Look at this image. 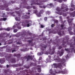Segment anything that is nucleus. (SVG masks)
<instances>
[{"mask_svg": "<svg viewBox=\"0 0 75 75\" xmlns=\"http://www.w3.org/2000/svg\"><path fill=\"white\" fill-rule=\"evenodd\" d=\"M54 61H55L57 62H61V63H59L58 64L56 63H54L53 65L54 66V68H57L58 67L59 68H61L62 67V65L63 66H65V59H61V58H59V57L58 56H57L56 58H54Z\"/></svg>", "mask_w": 75, "mask_h": 75, "instance_id": "obj_1", "label": "nucleus"}, {"mask_svg": "<svg viewBox=\"0 0 75 75\" xmlns=\"http://www.w3.org/2000/svg\"><path fill=\"white\" fill-rule=\"evenodd\" d=\"M47 1H48V0H36V1L33 0L31 2V5H42L43 4L42 3H45Z\"/></svg>", "mask_w": 75, "mask_h": 75, "instance_id": "obj_2", "label": "nucleus"}, {"mask_svg": "<svg viewBox=\"0 0 75 75\" xmlns=\"http://www.w3.org/2000/svg\"><path fill=\"white\" fill-rule=\"evenodd\" d=\"M59 37L56 36V39L55 40L52 41V39H51L50 41H48V42L49 44L52 43V44L56 45V46H58L59 45V39H58Z\"/></svg>", "mask_w": 75, "mask_h": 75, "instance_id": "obj_3", "label": "nucleus"}, {"mask_svg": "<svg viewBox=\"0 0 75 75\" xmlns=\"http://www.w3.org/2000/svg\"><path fill=\"white\" fill-rule=\"evenodd\" d=\"M69 39V36L68 35L66 36L65 38L63 39L62 45L64 46L65 48L67 47V45H64L66 44V43L67 44L70 45L68 42Z\"/></svg>", "mask_w": 75, "mask_h": 75, "instance_id": "obj_4", "label": "nucleus"}, {"mask_svg": "<svg viewBox=\"0 0 75 75\" xmlns=\"http://www.w3.org/2000/svg\"><path fill=\"white\" fill-rule=\"evenodd\" d=\"M26 5H28V4L27 3V1H26V0H23V3H21L20 4V8H16V9L19 10V9H20L21 8H25L26 6Z\"/></svg>", "mask_w": 75, "mask_h": 75, "instance_id": "obj_5", "label": "nucleus"}, {"mask_svg": "<svg viewBox=\"0 0 75 75\" xmlns=\"http://www.w3.org/2000/svg\"><path fill=\"white\" fill-rule=\"evenodd\" d=\"M47 45H42V48H41L42 52H41L38 53V55H42L44 53H45V50H44L47 47Z\"/></svg>", "mask_w": 75, "mask_h": 75, "instance_id": "obj_6", "label": "nucleus"}, {"mask_svg": "<svg viewBox=\"0 0 75 75\" xmlns=\"http://www.w3.org/2000/svg\"><path fill=\"white\" fill-rule=\"evenodd\" d=\"M25 59H27V61H28L30 59L32 60L33 59V57L31 56L28 55V57L25 56L24 57H22L21 58V59H22L23 61Z\"/></svg>", "mask_w": 75, "mask_h": 75, "instance_id": "obj_7", "label": "nucleus"}, {"mask_svg": "<svg viewBox=\"0 0 75 75\" xmlns=\"http://www.w3.org/2000/svg\"><path fill=\"white\" fill-rule=\"evenodd\" d=\"M25 34H26V32L25 31H23V33H21V35L22 38H24L25 39V40H28L29 39V38H25Z\"/></svg>", "mask_w": 75, "mask_h": 75, "instance_id": "obj_8", "label": "nucleus"}, {"mask_svg": "<svg viewBox=\"0 0 75 75\" xmlns=\"http://www.w3.org/2000/svg\"><path fill=\"white\" fill-rule=\"evenodd\" d=\"M66 21H64V24H62L60 25L61 28L60 29V30H65V29H66V27L65 26V25H64V24L66 23Z\"/></svg>", "mask_w": 75, "mask_h": 75, "instance_id": "obj_9", "label": "nucleus"}, {"mask_svg": "<svg viewBox=\"0 0 75 75\" xmlns=\"http://www.w3.org/2000/svg\"><path fill=\"white\" fill-rule=\"evenodd\" d=\"M64 5V4H63L61 5L62 6L61 7V9L57 7L56 8V10L57 11L59 12V11H61V10H63V9H64L65 8V7H64V6H63Z\"/></svg>", "mask_w": 75, "mask_h": 75, "instance_id": "obj_10", "label": "nucleus"}, {"mask_svg": "<svg viewBox=\"0 0 75 75\" xmlns=\"http://www.w3.org/2000/svg\"><path fill=\"white\" fill-rule=\"evenodd\" d=\"M8 4H4V6L3 5H0V8H6V10H7V11H9V8H7V7H8Z\"/></svg>", "mask_w": 75, "mask_h": 75, "instance_id": "obj_11", "label": "nucleus"}, {"mask_svg": "<svg viewBox=\"0 0 75 75\" xmlns=\"http://www.w3.org/2000/svg\"><path fill=\"white\" fill-rule=\"evenodd\" d=\"M31 21H30L28 20L24 21L22 23H23L25 25H26L27 23H29L30 25H31Z\"/></svg>", "mask_w": 75, "mask_h": 75, "instance_id": "obj_12", "label": "nucleus"}, {"mask_svg": "<svg viewBox=\"0 0 75 75\" xmlns=\"http://www.w3.org/2000/svg\"><path fill=\"white\" fill-rule=\"evenodd\" d=\"M9 62L10 64H14L16 62V59L15 58H12L9 61Z\"/></svg>", "mask_w": 75, "mask_h": 75, "instance_id": "obj_13", "label": "nucleus"}, {"mask_svg": "<svg viewBox=\"0 0 75 75\" xmlns=\"http://www.w3.org/2000/svg\"><path fill=\"white\" fill-rule=\"evenodd\" d=\"M44 12V11L43 10H41L40 11V12L37 14V16L38 17H41V14H43Z\"/></svg>", "mask_w": 75, "mask_h": 75, "instance_id": "obj_14", "label": "nucleus"}, {"mask_svg": "<svg viewBox=\"0 0 75 75\" xmlns=\"http://www.w3.org/2000/svg\"><path fill=\"white\" fill-rule=\"evenodd\" d=\"M73 20H74V18L72 19H69L68 20V21L69 23V25L71 26V25H72V21H73Z\"/></svg>", "mask_w": 75, "mask_h": 75, "instance_id": "obj_15", "label": "nucleus"}, {"mask_svg": "<svg viewBox=\"0 0 75 75\" xmlns=\"http://www.w3.org/2000/svg\"><path fill=\"white\" fill-rule=\"evenodd\" d=\"M67 73V70H64V71H59L58 73L59 74H65L66 73Z\"/></svg>", "mask_w": 75, "mask_h": 75, "instance_id": "obj_16", "label": "nucleus"}, {"mask_svg": "<svg viewBox=\"0 0 75 75\" xmlns=\"http://www.w3.org/2000/svg\"><path fill=\"white\" fill-rule=\"evenodd\" d=\"M61 52L60 51H58V54H59V56H60V57L62 56V55H63L64 52V50L62 49L61 50Z\"/></svg>", "mask_w": 75, "mask_h": 75, "instance_id": "obj_17", "label": "nucleus"}, {"mask_svg": "<svg viewBox=\"0 0 75 75\" xmlns=\"http://www.w3.org/2000/svg\"><path fill=\"white\" fill-rule=\"evenodd\" d=\"M28 41V42L30 46L33 47V46H34V44L33 42V40H29Z\"/></svg>", "mask_w": 75, "mask_h": 75, "instance_id": "obj_18", "label": "nucleus"}, {"mask_svg": "<svg viewBox=\"0 0 75 75\" xmlns=\"http://www.w3.org/2000/svg\"><path fill=\"white\" fill-rule=\"evenodd\" d=\"M58 34L59 35H65V33H64V31H62L61 32V30H59V31L58 32Z\"/></svg>", "mask_w": 75, "mask_h": 75, "instance_id": "obj_19", "label": "nucleus"}, {"mask_svg": "<svg viewBox=\"0 0 75 75\" xmlns=\"http://www.w3.org/2000/svg\"><path fill=\"white\" fill-rule=\"evenodd\" d=\"M55 47H53L52 49L51 50V51H50V53L51 54H54V52H55Z\"/></svg>", "mask_w": 75, "mask_h": 75, "instance_id": "obj_20", "label": "nucleus"}, {"mask_svg": "<svg viewBox=\"0 0 75 75\" xmlns=\"http://www.w3.org/2000/svg\"><path fill=\"white\" fill-rule=\"evenodd\" d=\"M4 62H5V59H0V62L1 64H3V63H4Z\"/></svg>", "mask_w": 75, "mask_h": 75, "instance_id": "obj_21", "label": "nucleus"}, {"mask_svg": "<svg viewBox=\"0 0 75 75\" xmlns=\"http://www.w3.org/2000/svg\"><path fill=\"white\" fill-rule=\"evenodd\" d=\"M14 57H16L17 58H20V56H21V55H20V54H14L13 55Z\"/></svg>", "mask_w": 75, "mask_h": 75, "instance_id": "obj_22", "label": "nucleus"}, {"mask_svg": "<svg viewBox=\"0 0 75 75\" xmlns=\"http://www.w3.org/2000/svg\"><path fill=\"white\" fill-rule=\"evenodd\" d=\"M70 47H71V50H73V51L74 53H75V50L74 49V46L73 45H71L70 46Z\"/></svg>", "mask_w": 75, "mask_h": 75, "instance_id": "obj_23", "label": "nucleus"}, {"mask_svg": "<svg viewBox=\"0 0 75 75\" xmlns=\"http://www.w3.org/2000/svg\"><path fill=\"white\" fill-rule=\"evenodd\" d=\"M70 15L71 17H74L75 16V11H74L72 13L70 14Z\"/></svg>", "mask_w": 75, "mask_h": 75, "instance_id": "obj_24", "label": "nucleus"}, {"mask_svg": "<svg viewBox=\"0 0 75 75\" xmlns=\"http://www.w3.org/2000/svg\"><path fill=\"white\" fill-rule=\"evenodd\" d=\"M15 19L16 20V21H20L21 19H20V18L17 17H15Z\"/></svg>", "mask_w": 75, "mask_h": 75, "instance_id": "obj_25", "label": "nucleus"}, {"mask_svg": "<svg viewBox=\"0 0 75 75\" xmlns=\"http://www.w3.org/2000/svg\"><path fill=\"white\" fill-rule=\"evenodd\" d=\"M11 54H7V56L6 57V58H10L11 57Z\"/></svg>", "mask_w": 75, "mask_h": 75, "instance_id": "obj_26", "label": "nucleus"}, {"mask_svg": "<svg viewBox=\"0 0 75 75\" xmlns=\"http://www.w3.org/2000/svg\"><path fill=\"white\" fill-rule=\"evenodd\" d=\"M37 65V64L33 63H31L30 64V66H31V67H32V66H36Z\"/></svg>", "mask_w": 75, "mask_h": 75, "instance_id": "obj_27", "label": "nucleus"}, {"mask_svg": "<svg viewBox=\"0 0 75 75\" xmlns=\"http://www.w3.org/2000/svg\"><path fill=\"white\" fill-rule=\"evenodd\" d=\"M34 13H35V14H36L37 15V13H38V11H37V10H34L33 11Z\"/></svg>", "mask_w": 75, "mask_h": 75, "instance_id": "obj_28", "label": "nucleus"}, {"mask_svg": "<svg viewBox=\"0 0 75 75\" xmlns=\"http://www.w3.org/2000/svg\"><path fill=\"white\" fill-rule=\"evenodd\" d=\"M5 30L9 31L10 30V28H7L6 29H5Z\"/></svg>", "mask_w": 75, "mask_h": 75, "instance_id": "obj_29", "label": "nucleus"}, {"mask_svg": "<svg viewBox=\"0 0 75 75\" xmlns=\"http://www.w3.org/2000/svg\"><path fill=\"white\" fill-rule=\"evenodd\" d=\"M22 18L23 19H24V18L26 19V18H26V15L23 16Z\"/></svg>", "mask_w": 75, "mask_h": 75, "instance_id": "obj_30", "label": "nucleus"}, {"mask_svg": "<svg viewBox=\"0 0 75 75\" xmlns=\"http://www.w3.org/2000/svg\"><path fill=\"white\" fill-rule=\"evenodd\" d=\"M75 10V7L74 8V9H73L72 8H70V11H73L74 10Z\"/></svg>", "mask_w": 75, "mask_h": 75, "instance_id": "obj_31", "label": "nucleus"}, {"mask_svg": "<svg viewBox=\"0 0 75 75\" xmlns=\"http://www.w3.org/2000/svg\"><path fill=\"white\" fill-rule=\"evenodd\" d=\"M38 71L39 72H41V69L40 68H38Z\"/></svg>", "mask_w": 75, "mask_h": 75, "instance_id": "obj_32", "label": "nucleus"}, {"mask_svg": "<svg viewBox=\"0 0 75 75\" xmlns=\"http://www.w3.org/2000/svg\"><path fill=\"white\" fill-rule=\"evenodd\" d=\"M50 72L51 74H53V71H52V69H50Z\"/></svg>", "mask_w": 75, "mask_h": 75, "instance_id": "obj_33", "label": "nucleus"}, {"mask_svg": "<svg viewBox=\"0 0 75 75\" xmlns=\"http://www.w3.org/2000/svg\"><path fill=\"white\" fill-rule=\"evenodd\" d=\"M63 16L64 17H66L67 16V14L66 13H64L62 14Z\"/></svg>", "mask_w": 75, "mask_h": 75, "instance_id": "obj_34", "label": "nucleus"}, {"mask_svg": "<svg viewBox=\"0 0 75 75\" xmlns=\"http://www.w3.org/2000/svg\"><path fill=\"white\" fill-rule=\"evenodd\" d=\"M69 33L70 35H74V33L72 31H69Z\"/></svg>", "mask_w": 75, "mask_h": 75, "instance_id": "obj_35", "label": "nucleus"}, {"mask_svg": "<svg viewBox=\"0 0 75 75\" xmlns=\"http://www.w3.org/2000/svg\"><path fill=\"white\" fill-rule=\"evenodd\" d=\"M26 19H28V18H30V16H28L27 15H26Z\"/></svg>", "mask_w": 75, "mask_h": 75, "instance_id": "obj_36", "label": "nucleus"}, {"mask_svg": "<svg viewBox=\"0 0 75 75\" xmlns=\"http://www.w3.org/2000/svg\"><path fill=\"white\" fill-rule=\"evenodd\" d=\"M57 1L59 3H62V0H57Z\"/></svg>", "mask_w": 75, "mask_h": 75, "instance_id": "obj_37", "label": "nucleus"}, {"mask_svg": "<svg viewBox=\"0 0 75 75\" xmlns=\"http://www.w3.org/2000/svg\"><path fill=\"white\" fill-rule=\"evenodd\" d=\"M65 50L66 51H68V52H69V49L65 48Z\"/></svg>", "mask_w": 75, "mask_h": 75, "instance_id": "obj_38", "label": "nucleus"}, {"mask_svg": "<svg viewBox=\"0 0 75 75\" xmlns=\"http://www.w3.org/2000/svg\"><path fill=\"white\" fill-rule=\"evenodd\" d=\"M18 31V30L17 29H15L13 30L14 33H16V32Z\"/></svg>", "mask_w": 75, "mask_h": 75, "instance_id": "obj_39", "label": "nucleus"}, {"mask_svg": "<svg viewBox=\"0 0 75 75\" xmlns=\"http://www.w3.org/2000/svg\"><path fill=\"white\" fill-rule=\"evenodd\" d=\"M69 31H71L72 30V27H69L68 28Z\"/></svg>", "mask_w": 75, "mask_h": 75, "instance_id": "obj_40", "label": "nucleus"}, {"mask_svg": "<svg viewBox=\"0 0 75 75\" xmlns=\"http://www.w3.org/2000/svg\"><path fill=\"white\" fill-rule=\"evenodd\" d=\"M33 9H37V7H35V6H33Z\"/></svg>", "mask_w": 75, "mask_h": 75, "instance_id": "obj_41", "label": "nucleus"}, {"mask_svg": "<svg viewBox=\"0 0 75 75\" xmlns=\"http://www.w3.org/2000/svg\"><path fill=\"white\" fill-rule=\"evenodd\" d=\"M44 20L45 21H47V17H45L44 18Z\"/></svg>", "mask_w": 75, "mask_h": 75, "instance_id": "obj_42", "label": "nucleus"}, {"mask_svg": "<svg viewBox=\"0 0 75 75\" xmlns=\"http://www.w3.org/2000/svg\"><path fill=\"white\" fill-rule=\"evenodd\" d=\"M16 44H18V45H21V43L18 42L16 43Z\"/></svg>", "mask_w": 75, "mask_h": 75, "instance_id": "obj_43", "label": "nucleus"}, {"mask_svg": "<svg viewBox=\"0 0 75 75\" xmlns=\"http://www.w3.org/2000/svg\"><path fill=\"white\" fill-rule=\"evenodd\" d=\"M24 69V68H20L18 69L19 70H23Z\"/></svg>", "mask_w": 75, "mask_h": 75, "instance_id": "obj_44", "label": "nucleus"}, {"mask_svg": "<svg viewBox=\"0 0 75 75\" xmlns=\"http://www.w3.org/2000/svg\"><path fill=\"white\" fill-rule=\"evenodd\" d=\"M18 66H19V67H22L23 66V64H18Z\"/></svg>", "mask_w": 75, "mask_h": 75, "instance_id": "obj_45", "label": "nucleus"}, {"mask_svg": "<svg viewBox=\"0 0 75 75\" xmlns=\"http://www.w3.org/2000/svg\"><path fill=\"white\" fill-rule=\"evenodd\" d=\"M62 48V47L61 46H59V47L58 48L59 50H61V49Z\"/></svg>", "mask_w": 75, "mask_h": 75, "instance_id": "obj_46", "label": "nucleus"}, {"mask_svg": "<svg viewBox=\"0 0 75 75\" xmlns=\"http://www.w3.org/2000/svg\"><path fill=\"white\" fill-rule=\"evenodd\" d=\"M42 41H45V40H46V38H42Z\"/></svg>", "mask_w": 75, "mask_h": 75, "instance_id": "obj_47", "label": "nucleus"}, {"mask_svg": "<svg viewBox=\"0 0 75 75\" xmlns=\"http://www.w3.org/2000/svg\"><path fill=\"white\" fill-rule=\"evenodd\" d=\"M54 24H52L51 25V27H52V28L54 27Z\"/></svg>", "mask_w": 75, "mask_h": 75, "instance_id": "obj_48", "label": "nucleus"}, {"mask_svg": "<svg viewBox=\"0 0 75 75\" xmlns=\"http://www.w3.org/2000/svg\"><path fill=\"white\" fill-rule=\"evenodd\" d=\"M59 15H62V12H61L59 13Z\"/></svg>", "mask_w": 75, "mask_h": 75, "instance_id": "obj_49", "label": "nucleus"}, {"mask_svg": "<svg viewBox=\"0 0 75 75\" xmlns=\"http://www.w3.org/2000/svg\"><path fill=\"white\" fill-rule=\"evenodd\" d=\"M30 23H28L27 24V27H30Z\"/></svg>", "mask_w": 75, "mask_h": 75, "instance_id": "obj_50", "label": "nucleus"}, {"mask_svg": "<svg viewBox=\"0 0 75 75\" xmlns=\"http://www.w3.org/2000/svg\"><path fill=\"white\" fill-rule=\"evenodd\" d=\"M6 20H7V18H3V20L4 21H6Z\"/></svg>", "mask_w": 75, "mask_h": 75, "instance_id": "obj_51", "label": "nucleus"}, {"mask_svg": "<svg viewBox=\"0 0 75 75\" xmlns=\"http://www.w3.org/2000/svg\"><path fill=\"white\" fill-rule=\"evenodd\" d=\"M6 67L7 68H9V67H10V65L7 64L6 65Z\"/></svg>", "mask_w": 75, "mask_h": 75, "instance_id": "obj_52", "label": "nucleus"}, {"mask_svg": "<svg viewBox=\"0 0 75 75\" xmlns=\"http://www.w3.org/2000/svg\"><path fill=\"white\" fill-rule=\"evenodd\" d=\"M18 29H21V26H18Z\"/></svg>", "mask_w": 75, "mask_h": 75, "instance_id": "obj_53", "label": "nucleus"}, {"mask_svg": "<svg viewBox=\"0 0 75 75\" xmlns=\"http://www.w3.org/2000/svg\"><path fill=\"white\" fill-rule=\"evenodd\" d=\"M8 50L9 51H8V52H11V50L8 49Z\"/></svg>", "mask_w": 75, "mask_h": 75, "instance_id": "obj_54", "label": "nucleus"}, {"mask_svg": "<svg viewBox=\"0 0 75 75\" xmlns=\"http://www.w3.org/2000/svg\"><path fill=\"white\" fill-rule=\"evenodd\" d=\"M41 28H44V26L43 25H41Z\"/></svg>", "mask_w": 75, "mask_h": 75, "instance_id": "obj_55", "label": "nucleus"}, {"mask_svg": "<svg viewBox=\"0 0 75 75\" xmlns=\"http://www.w3.org/2000/svg\"><path fill=\"white\" fill-rule=\"evenodd\" d=\"M6 41V40L5 39H3L2 40V42H4Z\"/></svg>", "mask_w": 75, "mask_h": 75, "instance_id": "obj_56", "label": "nucleus"}, {"mask_svg": "<svg viewBox=\"0 0 75 75\" xmlns=\"http://www.w3.org/2000/svg\"><path fill=\"white\" fill-rule=\"evenodd\" d=\"M39 7L40 8H43V6H40Z\"/></svg>", "mask_w": 75, "mask_h": 75, "instance_id": "obj_57", "label": "nucleus"}, {"mask_svg": "<svg viewBox=\"0 0 75 75\" xmlns=\"http://www.w3.org/2000/svg\"><path fill=\"white\" fill-rule=\"evenodd\" d=\"M16 13H17L18 14H19V15H20V14H19V12L18 11H16Z\"/></svg>", "mask_w": 75, "mask_h": 75, "instance_id": "obj_58", "label": "nucleus"}, {"mask_svg": "<svg viewBox=\"0 0 75 75\" xmlns=\"http://www.w3.org/2000/svg\"><path fill=\"white\" fill-rule=\"evenodd\" d=\"M14 52H16V50H12V52L13 53Z\"/></svg>", "mask_w": 75, "mask_h": 75, "instance_id": "obj_59", "label": "nucleus"}, {"mask_svg": "<svg viewBox=\"0 0 75 75\" xmlns=\"http://www.w3.org/2000/svg\"><path fill=\"white\" fill-rule=\"evenodd\" d=\"M66 11H68V8H66L65 9Z\"/></svg>", "mask_w": 75, "mask_h": 75, "instance_id": "obj_60", "label": "nucleus"}, {"mask_svg": "<svg viewBox=\"0 0 75 75\" xmlns=\"http://www.w3.org/2000/svg\"><path fill=\"white\" fill-rule=\"evenodd\" d=\"M48 57L50 59H51V57L50 56H49Z\"/></svg>", "mask_w": 75, "mask_h": 75, "instance_id": "obj_61", "label": "nucleus"}, {"mask_svg": "<svg viewBox=\"0 0 75 75\" xmlns=\"http://www.w3.org/2000/svg\"><path fill=\"white\" fill-rule=\"evenodd\" d=\"M59 18H60V20H62V16H59Z\"/></svg>", "mask_w": 75, "mask_h": 75, "instance_id": "obj_62", "label": "nucleus"}, {"mask_svg": "<svg viewBox=\"0 0 75 75\" xmlns=\"http://www.w3.org/2000/svg\"><path fill=\"white\" fill-rule=\"evenodd\" d=\"M28 34L29 35H32V33H28Z\"/></svg>", "mask_w": 75, "mask_h": 75, "instance_id": "obj_63", "label": "nucleus"}, {"mask_svg": "<svg viewBox=\"0 0 75 75\" xmlns=\"http://www.w3.org/2000/svg\"><path fill=\"white\" fill-rule=\"evenodd\" d=\"M39 60H41L42 59V57H40L39 58Z\"/></svg>", "mask_w": 75, "mask_h": 75, "instance_id": "obj_64", "label": "nucleus"}]
</instances>
